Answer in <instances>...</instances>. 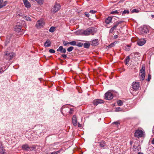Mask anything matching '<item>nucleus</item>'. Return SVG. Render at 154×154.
<instances>
[{
    "instance_id": "nucleus-40",
    "label": "nucleus",
    "mask_w": 154,
    "mask_h": 154,
    "mask_svg": "<svg viewBox=\"0 0 154 154\" xmlns=\"http://www.w3.org/2000/svg\"><path fill=\"white\" fill-rule=\"evenodd\" d=\"M122 111V109L120 107H117L116 109V111L118 112Z\"/></svg>"
},
{
    "instance_id": "nucleus-7",
    "label": "nucleus",
    "mask_w": 154,
    "mask_h": 154,
    "mask_svg": "<svg viewBox=\"0 0 154 154\" xmlns=\"http://www.w3.org/2000/svg\"><path fill=\"white\" fill-rule=\"evenodd\" d=\"M45 25L44 21L42 19L38 20L36 25V26L37 27H43Z\"/></svg>"
},
{
    "instance_id": "nucleus-30",
    "label": "nucleus",
    "mask_w": 154,
    "mask_h": 154,
    "mask_svg": "<svg viewBox=\"0 0 154 154\" xmlns=\"http://www.w3.org/2000/svg\"><path fill=\"white\" fill-rule=\"evenodd\" d=\"M23 18L26 20L28 21H31V19L30 18L28 17H27L26 16H24Z\"/></svg>"
},
{
    "instance_id": "nucleus-3",
    "label": "nucleus",
    "mask_w": 154,
    "mask_h": 154,
    "mask_svg": "<svg viewBox=\"0 0 154 154\" xmlns=\"http://www.w3.org/2000/svg\"><path fill=\"white\" fill-rule=\"evenodd\" d=\"M143 134V131L141 130L138 129L137 130L134 134V137H142Z\"/></svg>"
},
{
    "instance_id": "nucleus-38",
    "label": "nucleus",
    "mask_w": 154,
    "mask_h": 154,
    "mask_svg": "<svg viewBox=\"0 0 154 154\" xmlns=\"http://www.w3.org/2000/svg\"><path fill=\"white\" fill-rule=\"evenodd\" d=\"M151 79V75L150 74H149L148 75V77L146 80L148 81L149 82Z\"/></svg>"
},
{
    "instance_id": "nucleus-47",
    "label": "nucleus",
    "mask_w": 154,
    "mask_h": 154,
    "mask_svg": "<svg viewBox=\"0 0 154 154\" xmlns=\"http://www.w3.org/2000/svg\"><path fill=\"white\" fill-rule=\"evenodd\" d=\"M85 14L86 16L88 17L90 16L89 14L87 12H85Z\"/></svg>"
},
{
    "instance_id": "nucleus-46",
    "label": "nucleus",
    "mask_w": 154,
    "mask_h": 154,
    "mask_svg": "<svg viewBox=\"0 0 154 154\" xmlns=\"http://www.w3.org/2000/svg\"><path fill=\"white\" fill-rule=\"evenodd\" d=\"M96 12V11L94 10H91L90 11V13L91 14H95Z\"/></svg>"
},
{
    "instance_id": "nucleus-57",
    "label": "nucleus",
    "mask_w": 154,
    "mask_h": 154,
    "mask_svg": "<svg viewBox=\"0 0 154 154\" xmlns=\"http://www.w3.org/2000/svg\"><path fill=\"white\" fill-rule=\"evenodd\" d=\"M76 89H77L78 91H79V88H77Z\"/></svg>"
},
{
    "instance_id": "nucleus-37",
    "label": "nucleus",
    "mask_w": 154,
    "mask_h": 154,
    "mask_svg": "<svg viewBox=\"0 0 154 154\" xmlns=\"http://www.w3.org/2000/svg\"><path fill=\"white\" fill-rule=\"evenodd\" d=\"M139 87H131V88H130V90H134L135 91H136L138 90L139 89Z\"/></svg>"
},
{
    "instance_id": "nucleus-16",
    "label": "nucleus",
    "mask_w": 154,
    "mask_h": 154,
    "mask_svg": "<svg viewBox=\"0 0 154 154\" xmlns=\"http://www.w3.org/2000/svg\"><path fill=\"white\" fill-rule=\"evenodd\" d=\"M51 44V42L50 40L48 39L45 43L44 45L45 47H49Z\"/></svg>"
},
{
    "instance_id": "nucleus-41",
    "label": "nucleus",
    "mask_w": 154,
    "mask_h": 154,
    "mask_svg": "<svg viewBox=\"0 0 154 154\" xmlns=\"http://www.w3.org/2000/svg\"><path fill=\"white\" fill-rule=\"evenodd\" d=\"M69 42H67L66 41H64L63 42V45L64 46H66L68 44H69Z\"/></svg>"
},
{
    "instance_id": "nucleus-8",
    "label": "nucleus",
    "mask_w": 154,
    "mask_h": 154,
    "mask_svg": "<svg viewBox=\"0 0 154 154\" xmlns=\"http://www.w3.org/2000/svg\"><path fill=\"white\" fill-rule=\"evenodd\" d=\"M103 101L101 99H96L94 100L93 103L94 105L97 106L98 104L103 103Z\"/></svg>"
},
{
    "instance_id": "nucleus-54",
    "label": "nucleus",
    "mask_w": 154,
    "mask_h": 154,
    "mask_svg": "<svg viewBox=\"0 0 154 154\" xmlns=\"http://www.w3.org/2000/svg\"><path fill=\"white\" fill-rule=\"evenodd\" d=\"M151 17L152 18H154V15H153V14H152V15H151Z\"/></svg>"
},
{
    "instance_id": "nucleus-35",
    "label": "nucleus",
    "mask_w": 154,
    "mask_h": 154,
    "mask_svg": "<svg viewBox=\"0 0 154 154\" xmlns=\"http://www.w3.org/2000/svg\"><path fill=\"white\" fill-rule=\"evenodd\" d=\"M83 44L81 42H78L76 44V45L79 47H82L83 46Z\"/></svg>"
},
{
    "instance_id": "nucleus-15",
    "label": "nucleus",
    "mask_w": 154,
    "mask_h": 154,
    "mask_svg": "<svg viewBox=\"0 0 154 154\" xmlns=\"http://www.w3.org/2000/svg\"><path fill=\"white\" fill-rule=\"evenodd\" d=\"M3 2V0H0V8L5 6L7 4L6 1H5L3 3H2Z\"/></svg>"
},
{
    "instance_id": "nucleus-1",
    "label": "nucleus",
    "mask_w": 154,
    "mask_h": 154,
    "mask_svg": "<svg viewBox=\"0 0 154 154\" xmlns=\"http://www.w3.org/2000/svg\"><path fill=\"white\" fill-rule=\"evenodd\" d=\"M94 33V29L93 27L88 28L83 32V34L85 35H93Z\"/></svg>"
},
{
    "instance_id": "nucleus-11",
    "label": "nucleus",
    "mask_w": 154,
    "mask_h": 154,
    "mask_svg": "<svg viewBox=\"0 0 154 154\" xmlns=\"http://www.w3.org/2000/svg\"><path fill=\"white\" fill-rule=\"evenodd\" d=\"M57 51H60L61 53H65L66 52V50L65 48H63L62 46H60L57 50Z\"/></svg>"
},
{
    "instance_id": "nucleus-14",
    "label": "nucleus",
    "mask_w": 154,
    "mask_h": 154,
    "mask_svg": "<svg viewBox=\"0 0 154 154\" xmlns=\"http://www.w3.org/2000/svg\"><path fill=\"white\" fill-rule=\"evenodd\" d=\"M112 18L110 17H109L106 18L105 20V23L106 24H108L112 22Z\"/></svg>"
},
{
    "instance_id": "nucleus-45",
    "label": "nucleus",
    "mask_w": 154,
    "mask_h": 154,
    "mask_svg": "<svg viewBox=\"0 0 154 154\" xmlns=\"http://www.w3.org/2000/svg\"><path fill=\"white\" fill-rule=\"evenodd\" d=\"M73 111V108H70V111H69V113L70 114H72V112Z\"/></svg>"
},
{
    "instance_id": "nucleus-50",
    "label": "nucleus",
    "mask_w": 154,
    "mask_h": 154,
    "mask_svg": "<svg viewBox=\"0 0 154 154\" xmlns=\"http://www.w3.org/2000/svg\"><path fill=\"white\" fill-rule=\"evenodd\" d=\"M118 36L117 35H116L113 36V38H118Z\"/></svg>"
},
{
    "instance_id": "nucleus-25",
    "label": "nucleus",
    "mask_w": 154,
    "mask_h": 154,
    "mask_svg": "<svg viewBox=\"0 0 154 154\" xmlns=\"http://www.w3.org/2000/svg\"><path fill=\"white\" fill-rule=\"evenodd\" d=\"M22 148L23 149L25 150H28V149L29 148L27 145H23Z\"/></svg>"
},
{
    "instance_id": "nucleus-49",
    "label": "nucleus",
    "mask_w": 154,
    "mask_h": 154,
    "mask_svg": "<svg viewBox=\"0 0 154 154\" xmlns=\"http://www.w3.org/2000/svg\"><path fill=\"white\" fill-rule=\"evenodd\" d=\"M112 124H115L116 125H118L119 124V122L116 121V122H113V123H112Z\"/></svg>"
},
{
    "instance_id": "nucleus-21",
    "label": "nucleus",
    "mask_w": 154,
    "mask_h": 154,
    "mask_svg": "<svg viewBox=\"0 0 154 154\" xmlns=\"http://www.w3.org/2000/svg\"><path fill=\"white\" fill-rule=\"evenodd\" d=\"M139 82H133L132 86V87H139Z\"/></svg>"
},
{
    "instance_id": "nucleus-12",
    "label": "nucleus",
    "mask_w": 154,
    "mask_h": 154,
    "mask_svg": "<svg viewBox=\"0 0 154 154\" xmlns=\"http://www.w3.org/2000/svg\"><path fill=\"white\" fill-rule=\"evenodd\" d=\"M23 1L26 7L27 8H29L30 7V4L27 0H23Z\"/></svg>"
},
{
    "instance_id": "nucleus-53",
    "label": "nucleus",
    "mask_w": 154,
    "mask_h": 154,
    "mask_svg": "<svg viewBox=\"0 0 154 154\" xmlns=\"http://www.w3.org/2000/svg\"><path fill=\"white\" fill-rule=\"evenodd\" d=\"M113 45H114V44H113L112 43V44H111L109 45V46H112H112H113Z\"/></svg>"
},
{
    "instance_id": "nucleus-27",
    "label": "nucleus",
    "mask_w": 154,
    "mask_h": 154,
    "mask_svg": "<svg viewBox=\"0 0 154 154\" xmlns=\"http://www.w3.org/2000/svg\"><path fill=\"white\" fill-rule=\"evenodd\" d=\"M55 30V27L53 26L51 27L49 29V31L51 32H53Z\"/></svg>"
},
{
    "instance_id": "nucleus-20",
    "label": "nucleus",
    "mask_w": 154,
    "mask_h": 154,
    "mask_svg": "<svg viewBox=\"0 0 154 154\" xmlns=\"http://www.w3.org/2000/svg\"><path fill=\"white\" fill-rule=\"evenodd\" d=\"M0 154H6L5 150L3 147H0Z\"/></svg>"
},
{
    "instance_id": "nucleus-33",
    "label": "nucleus",
    "mask_w": 154,
    "mask_h": 154,
    "mask_svg": "<svg viewBox=\"0 0 154 154\" xmlns=\"http://www.w3.org/2000/svg\"><path fill=\"white\" fill-rule=\"evenodd\" d=\"M110 14H119L120 15V14H119V12L117 11H113L111 12Z\"/></svg>"
},
{
    "instance_id": "nucleus-55",
    "label": "nucleus",
    "mask_w": 154,
    "mask_h": 154,
    "mask_svg": "<svg viewBox=\"0 0 154 154\" xmlns=\"http://www.w3.org/2000/svg\"><path fill=\"white\" fill-rule=\"evenodd\" d=\"M138 154H143V153H141V152H139L138 153Z\"/></svg>"
},
{
    "instance_id": "nucleus-39",
    "label": "nucleus",
    "mask_w": 154,
    "mask_h": 154,
    "mask_svg": "<svg viewBox=\"0 0 154 154\" xmlns=\"http://www.w3.org/2000/svg\"><path fill=\"white\" fill-rule=\"evenodd\" d=\"M139 12V10L136 9H134L132 11V13H138Z\"/></svg>"
},
{
    "instance_id": "nucleus-24",
    "label": "nucleus",
    "mask_w": 154,
    "mask_h": 154,
    "mask_svg": "<svg viewBox=\"0 0 154 154\" xmlns=\"http://www.w3.org/2000/svg\"><path fill=\"white\" fill-rule=\"evenodd\" d=\"M21 30V28L19 26H16L15 28V31L17 32H19Z\"/></svg>"
},
{
    "instance_id": "nucleus-32",
    "label": "nucleus",
    "mask_w": 154,
    "mask_h": 154,
    "mask_svg": "<svg viewBox=\"0 0 154 154\" xmlns=\"http://www.w3.org/2000/svg\"><path fill=\"white\" fill-rule=\"evenodd\" d=\"M39 4H42L44 0H35Z\"/></svg>"
},
{
    "instance_id": "nucleus-51",
    "label": "nucleus",
    "mask_w": 154,
    "mask_h": 154,
    "mask_svg": "<svg viewBox=\"0 0 154 154\" xmlns=\"http://www.w3.org/2000/svg\"><path fill=\"white\" fill-rule=\"evenodd\" d=\"M151 143L152 144H154V138L153 139V140H152Z\"/></svg>"
},
{
    "instance_id": "nucleus-18",
    "label": "nucleus",
    "mask_w": 154,
    "mask_h": 154,
    "mask_svg": "<svg viewBox=\"0 0 154 154\" xmlns=\"http://www.w3.org/2000/svg\"><path fill=\"white\" fill-rule=\"evenodd\" d=\"M142 32L143 33H147L149 32V30L146 27H144L142 29Z\"/></svg>"
},
{
    "instance_id": "nucleus-29",
    "label": "nucleus",
    "mask_w": 154,
    "mask_h": 154,
    "mask_svg": "<svg viewBox=\"0 0 154 154\" xmlns=\"http://www.w3.org/2000/svg\"><path fill=\"white\" fill-rule=\"evenodd\" d=\"M117 103L118 106H121L122 105L123 103L122 100H119L117 101Z\"/></svg>"
},
{
    "instance_id": "nucleus-5",
    "label": "nucleus",
    "mask_w": 154,
    "mask_h": 154,
    "mask_svg": "<svg viewBox=\"0 0 154 154\" xmlns=\"http://www.w3.org/2000/svg\"><path fill=\"white\" fill-rule=\"evenodd\" d=\"M14 55V54L13 52L8 53V51L6 52L5 55V58L6 59L10 60L11 59Z\"/></svg>"
},
{
    "instance_id": "nucleus-48",
    "label": "nucleus",
    "mask_w": 154,
    "mask_h": 154,
    "mask_svg": "<svg viewBox=\"0 0 154 154\" xmlns=\"http://www.w3.org/2000/svg\"><path fill=\"white\" fill-rule=\"evenodd\" d=\"M4 70L2 69V68L0 66V74L4 72Z\"/></svg>"
},
{
    "instance_id": "nucleus-31",
    "label": "nucleus",
    "mask_w": 154,
    "mask_h": 154,
    "mask_svg": "<svg viewBox=\"0 0 154 154\" xmlns=\"http://www.w3.org/2000/svg\"><path fill=\"white\" fill-rule=\"evenodd\" d=\"M74 49V48L73 47L71 46L67 48V50L68 52H70L71 51Z\"/></svg>"
},
{
    "instance_id": "nucleus-17",
    "label": "nucleus",
    "mask_w": 154,
    "mask_h": 154,
    "mask_svg": "<svg viewBox=\"0 0 154 154\" xmlns=\"http://www.w3.org/2000/svg\"><path fill=\"white\" fill-rule=\"evenodd\" d=\"M140 54L138 52H135L131 53V56H132L133 57H136L137 56H139V55Z\"/></svg>"
},
{
    "instance_id": "nucleus-10",
    "label": "nucleus",
    "mask_w": 154,
    "mask_h": 154,
    "mask_svg": "<svg viewBox=\"0 0 154 154\" xmlns=\"http://www.w3.org/2000/svg\"><path fill=\"white\" fill-rule=\"evenodd\" d=\"M72 123L73 125L75 126H76L77 125V118L75 115H74L72 119Z\"/></svg>"
},
{
    "instance_id": "nucleus-52",
    "label": "nucleus",
    "mask_w": 154,
    "mask_h": 154,
    "mask_svg": "<svg viewBox=\"0 0 154 154\" xmlns=\"http://www.w3.org/2000/svg\"><path fill=\"white\" fill-rule=\"evenodd\" d=\"M78 127H81V124H80L79 123H78Z\"/></svg>"
},
{
    "instance_id": "nucleus-22",
    "label": "nucleus",
    "mask_w": 154,
    "mask_h": 154,
    "mask_svg": "<svg viewBox=\"0 0 154 154\" xmlns=\"http://www.w3.org/2000/svg\"><path fill=\"white\" fill-rule=\"evenodd\" d=\"M130 57L129 56H128L126 57V58L124 60V62L125 63V65H127L130 61Z\"/></svg>"
},
{
    "instance_id": "nucleus-2",
    "label": "nucleus",
    "mask_w": 154,
    "mask_h": 154,
    "mask_svg": "<svg viewBox=\"0 0 154 154\" xmlns=\"http://www.w3.org/2000/svg\"><path fill=\"white\" fill-rule=\"evenodd\" d=\"M140 80H144L145 76V68L144 65H143L142 68L140 71Z\"/></svg>"
},
{
    "instance_id": "nucleus-4",
    "label": "nucleus",
    "mask_w": 154,
    "mask_h": 154,
    "mask_svg": "<svg viewBox=\"0 0 154 154\" xmlns=\"http://www.w3.org/2000/svg\"><path fill=\"white\" fill-rule=\"evenodd\" d=\"M60 5L59 4H56L51 10V12L53 13H55L57 12L60 8Z\"/></svg>"
},
{
    "instance_id": "nucleus-36",
    "label": "nucleus",
    "mask_w": 154,
    "mask_h": 154,
    "mask_svg": "<svg viewBox=\"0 0 154 154\" xmlns=\"http://www.w3.org/2000/svg\"><path fill=\"white\" fill-rule=\"evenodd\" d=\"M116 29L113 26L109 30V33H112Z\"/></svg>"
},
{
    "instance_id": "nucleus-28",
    "label": "nucleus",
    "mask_w": 154,
    "mask_h": 154,
    "mask_svg": "<svg viewBox=\"0 0 154 154\" xmlns=\"http://www.w3.org/2000/svg\"><path fill=\"white\" fill-rule=\"evenodd\" d=\"M69 44L72 45H76V42L75 41H72L69 42Z\"/></svg>"
},
{
    "instance_id": "nucleus-56",
    "label": "nucleus",
    "mask_w": 154,
    "mask_h": 154,
    "mask_svg": "<svg viewBox=\"0 0 154 154\" xmlns=\"http://www.w3.org/2000/svg\"><path fill=\"white\" fill-rule=\"evenodd\" d=\"M61 112H62V113L63 114V112H62V109H61Z\"/></svg>"
},
{
    "instance_id": "nucleus-42",
    "label": "nucleus",
    "mask_w": 154,
    "mask_h": 154,
    "mask_svg": "<svg viewBox=\"0 0 154 154\" xmlns=\"http://www.w3.org/2000/svg\"><path fill=\"white\" fill-rule=\"evenodd\" d=\"M149 148V150H151V152H152V153H153L154 152V148L152 146L150 147Z\"/></svg>"
},
{
    "instance_id": "nucleus-26",
    "label": "nucleus",
    "mask_w": 154,
    "mask_h": 154,
    "mask_svg": "<svg viewBox=\"0 0 154 154\" xmlns=\"http://www.w3.org/2000/svg\"><path fill=\"white\" fill-rule=\"evenodd\" d=\"M105 145V142L104 141H102L100 143V145L101 147H103Z\"/></svg>"
},
{
    "instance_id": "nucleus-9",
    "label": "nucleus",
    "mask_w": 154,
    "mask_h": 154,
    "mask_svg": "<svg viewBox=\"0 0 154 154\" xmlns=\"http://www.w3.org/2000/svg\"><path fill=\"white\" fill-rule=\"evenodd\" d=\"M146 42V41L144 39L138 40L137 42V44L140 46L143 45Z\"/></svg>"
},
{
    "instance_id": "nucleus-19",
    "label": "nucleus",
    "mask_w": 154,
    "mask_h": 154,
    "mask_svg": "<svg viewBox=\"0 0 154 154\" xmlns=\"http://www.w3.org/2000/svg\"><path fill=\"white\" fill-rule=\"evenodd\" d=\"M123 21H117L116 23H115L114 25L113 26L116 29L119 24L123 23Z\"/></svg>"
},
{
    "instance_id": "nucleus-44",
    "label": "nucleus",
    "mask_w": 154,
    "mask_h": 154,
    "mask_svg": "<svg viewBox=\"0 0 154 154\" xmlns=\"http://www.w3.org/2000/svg\"><path fill=\"white\" fill-rule=\"evenodd\" d=\"M61 57H63V58L64 59H66L67 57V56L65 54H62L61 55Z\"/></svg>"
},
{
    "instance_id": "nucleus-13",
    "label": "nucleus",
    "mask_w": 154,
    "mask_h": 154,
    "mask_svg": "<svg viewBox=\"0 0 154 154\" xmlns=\"http://www.w3.org/2000/svg\"><path fill=\"white\" fill-rule=\"evenodd\" d=\"M98 40L97 39H95L94 40L91 41V45L93 46H96L98 45Z\"/></svg>"
},
{
    "instance_id": "nucleus-43",
    "label": "nucleus",
    "mask_w": 154,
    "mask_h": 154,
    "mask_svg": "<svg viewBox=\"0 0 154 154\" xmlns=\"http://www.w3.org/2000/svg\"><path fill=\"white\" fill-rule=\"evenodd\" d=\"M50 53L53 54L55 52V51L54 49H51L49 50Z\"/></svg>"
},
{
    "instance_id": "nucleus-23",
    "label": "nucleus",
    "mask_w": 154,
    "mask_h": 154,
    "mask_svg": "<svg viewBox=\"0 0 154 154\" xmlns=\"http://www.w3.org/2000/svg\"><path fill=\"white\" fill-rule=\"evenodd\" d=\"M90 44L88 43H85L83 44V46L85 48H89Z\"/></svg>"
},
{
    "instance_id": "nucleus-6",
    "label": "nucleus",
    "mask_w": 154,
    "mask_h": 154,
    "mask_svg": "<svg viewBox=\"0 0 154 154\" xmlns=\"http://www.w3.org/2000/svg\"><path fill=\"white\" fill-rule=\"evenodd\" d=\"M104 97L106 100H109L113 98V95L110 92H108L105 94Z\"/></svg>"
},
{
    "instance_id": "nucleus-58",
    "label": "nucleus",
    "mask_w": 154,
    "mask_h": 154,
    "mask_svg": "<svg viewBox=\"0 0 154 154\" xmlns=\"http://www.w3.org/2000/svg\"><path fill=\"white\" fill-rule=\"evenodd\" d=\"M79 93H81L80 91H79Z\"/></svg>"
},
{
    "instance_id": "nucleus-34",
    "label": "nucleus",
    "mask_w": 154,
    "mask_h": 154,
    "mask_svg": "<svg viewBox=\"0 0 154 154\" xmlns=\"http://www.w3.org/2000/svg\"><path fill=\"white\" fill-rule=\"evenodd\" d=\"M129 13V11L128 10H125L124 11H123L122 15H125V14H128Z\"/></svg>"
}]
</instances>
